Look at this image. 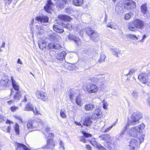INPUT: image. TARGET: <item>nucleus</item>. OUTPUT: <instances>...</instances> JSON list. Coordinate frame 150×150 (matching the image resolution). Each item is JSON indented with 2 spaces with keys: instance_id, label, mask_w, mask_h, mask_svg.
I'll use <instances>...</instances> for the list:
<instances>
[{
  "instance_id": "obj_10",
  "label": "nucleus",
  "mask_w": 150,
  "mask_h": 150,
  "mask_svg": "<svg viewBox=\"0 0 150 150\" xmlns=\"http://www.w3.org/2000/svg\"><path fill=\"white\" fill-rule=\"evenodd\" d=\"M69 40H73L75 43V45L77 46H80L81 45V42L80 39L78 37H76L72 34H69L68 36Z\"/></svg>"
},
{
  "instance_id": "obj_29",
  "label": "nucleus",
  "mask_w": 150,
  "mask_h": 150,
  "mask_svg": "<svg viewBox=\"0 0 150 150\" xmlns=\"http://www.w3.org/2000/svg\"><path fill=\"white\" fill-rule=\"evenodd\" d=\"M53 29L55 31L58 33H62L64 31L58 25H54L53 26Z\"/></svg>"
},
{
  "instance_id": "obj_9",
  "label": "nucleus",
  "mask_w": 150,
  "mask_h": 150,
  "mask_svg": "<svg viewBox=\"0 0 150 150\" xmlns=\"http://www.w3.org/2000/svg\"><path fill=\"white\" fill-rule=\"evenodd\" d=\"M35 94L37 98H40L43 101L47 102L48 100L47 94L44 92L37 91Z\"/></svg>"
},
{
  "instance_id": "obj_11",
  "label": "nucleus",
  "mask_w": 150,
  "mask_h": 150,
  "mask_svg": "<svg viewBox=\"0 0 150 150\" xmlns=\"http://www.w3.org/2000/svg\"><path fill=\"white\" fill-rule=\"evenodd\" d=\"M87 33L90 36L91 39L94 42H96L99 39V34L97 32L90 30L87 31Z\"/></svg>"
},
{
  "instance_id": "obj_61",
  "label": "nucleus",
  "mask_w": 150,
  "mask_h": 150,
  "mask_svg": "<svg viewBox=\"0 0 150 150\" xmlns=\"http://www.w3.org/2000/svg\"><path fill=\"white\" fill-rule=\"evenodd\" d=\"M5 42H3L2 43V45L1 46V47H0V48H4L5 47Z\"/></svg>"
},
{
  "instance_id": "obj_20",
  "label": "nucleus",
  "mask_w": 150,
  "mask_h": 150,
  "mask_svg": "<svg viewBox=\"0 0 150 150\" xmlns=\"http://www.w3.org/2000/svg\"><path fill=\"white\" fill-rule=\"evenodd\" d=\"M50 39L51 41L57 42L59 41L61 39V38L57 34L53 33L50 36Z\"/></svg>"
},
{
  "instance_id": "obj_55",
  "label": "nucleus",
  "mask_w": 150,
  "mask_h": 150,
  "mask_svg": "<svg viewBox=\"0 0 150 150\" xmlns=\"http://www.w3.org/2000/svg\"><path fill=\"white\" fill-rule=\"evenodd\" d=\"M146 36L145 35H144L142 39L140 40L139 42H144V39L146 38Z\"/></svg>"
},
{
  "instance_id": "obj_31",
  "label": "nucleus",
  "mask_w": 150,
  "mask_h": 150,
  "mask_svg": "<svg viewBox=\"0 0 150 150\" xmlns=\"http://www.w3.org/2000/svg\"><path fill=\"white\" fill-rule=\"evenodd\" d=\"M12 85L14 89L16 91H18L19 90V86L18 84L16 82L15 80L13 79L12 76L11 78Z\"/></svg>"
},
{
  "instance_id": "obj_43",
  "label": "nucleus",
  "mask_w": 150,
  "mask_h": 150,
  "mask_svg": "<svg viewBox=\"0 0 150 150\" xmlns=\"http://www.w3.org/2000/svg\"><path fill=\"white\" fill-rule=\"evenodd\" d=\"M106 58V56L104 54L102 53L100 55V58L99 60V62H104L105 61V59Z\"/></svg>"
},
{
  "instance_id": "obj_22",
  "label": "nucleus",
  "mask_w": 150,
  "mask_h": 150,
  "mask_svg": "<svg viewBox=\"0 0 150 150\" xmlns=\"http://www.w3.org/2000/svg\"><path fill=\"white\" fill-rule=\"evenodd\" d=\"M75 101L77 105L80 106H82L84 103L83 99V97L80 95H78L76 98Z\"/></svg>"
},
{
  "instance_id": "obj_12",
  "label": "nucleus",
  "mask_w": 150,
  "mask_h": 150,
  "mask_svg": "<svg viewBox=\"0 0 150 150\" xmlns=\"http://www.w3.org/2000/svg\"><path fill=\"white\" fill-rule=\"evenodd\" d=\"M88 142L95 147H96L99 150H106V149L100 144L98 143L95 138H92L91 140H88Z\"/></svg>"
},
{
  "instance_id": "obj_39",
  "label": "nucleus",
  "mask_w": 150,
  "mask_h": 150,
  "mask_svg": "<svg viewBox=\"0 0 150 150\" xmlns=\"http://www.w3.org/2000/svg\"><path fill=\"white\" fill-rule=\"evenodd\" d=\"M141 11L144 14L146 13L147 11L146 4H143L141 7Z\"/></svg>"
},
{
  "instance_id": "obj_37",
  "label": "nucleus",
  "mask_w": 150,
  "mask_h": 150,
  "mask_svg": "<svg viewBox=\"0 0 150 150\" xmlns=\"http://www.w3.org/2000/svg\"><path fill=\"white\" fill-rule=\"evenodd\" d=\"M126 36L127 38L130 39H132L134 40H138V38L135 35L128 34H127Z\"/></svg>"
},
{
  "instance_id": "obj_35",
  "label": "nucleus",
  "mask_w": 150,
  "mask_h": 150,
  "mask_svg": "<svg viewBox=\"0 0 150 150\" xmlns=\"http://www.w3.org/2000/svg\"><path fill=\"white\" fill-rule=\"evenodd\" d=\"M83 0H73L74 4L76 6H80L83 3Z\"/></svg>"
},
{
  "instance_id": "obj_13",
  "label": "nucleus",
  "mask_w": 150,
  "mask_h": 150,
  "mask_svg": "<svg viewBox=\"0 0 150 150\" xmlns=\"http://www.w3.org/2000/svg\"><path fill=\"white\" fill-rule=\"evenodd\" d=\"M53 4L51 0H48L44 6V8L47 13H50L53 11Z\"/></svg>"
},
{
  "instance_id": "obj_3",
  "label": "nucleus",
  "mask_w": 150,
  "mask_h": 150,
  "mask_svg": "<svg viewBox=\"0 0 150 150\" xmlns=\"http://www.w3.org/2000/svg\"><path fill=\"white\" fill-rule=\"evenodd\" d=\"M44 123L40 120L38 121L30 120L28 121L27 124V128L30 131H32L36 130L40 128H43Z\"/></svg>"
},
{
  "instance_id": "obj_1",
  "label": "nucleus",
  "mask_w": 150,
  "mask_h": 150,
  "mask_svg": "<svg viewBox=\"0 0 150 150\" xmlns=\"http://www.w3.org/2000/svg\"><path fill=\"white\" fill-rule=\"evenodd\" d=\"M145 126L142 123L138 126L132 127L128 129L127 134L131 136L136 137L129 141V150H137L139 146L144 141Z\"/></svg>"
},
{
  "instance_id": "obj_33",
  "label": "nucleus",
  "mask_w": 150,
  "mask_h": 150,
  "mask_svg": "<svg viewBox=\"0 0 150 150\" xmlns=\"http://www.w3.org/2000/svg\"><path fill=\"white\" fill-rule=\"evenodd\" d=\"M13 128L16 134L18 135L20 134L19 126L16 123L13 126Z\"/></svg>"
},
{
  "instance_id": "obj_38",
  "label": "nucleus",
  "mask_w": 150,
  "mask_h": 150,
  "mask_svg": "<svg viewBox=\"0 0 150 150\" xmlns=\"http://www.w3.org/2000/svg\"><path fill=\"white\" fill-rule=\"evenodd\" d=\"M94 107V105L92 104H89L85 106V108L86 110H92Z\"/></svg>"
},
{
  "instance_id": "obj_57",
  "label": "nucleus",
  "mask_w": 150,
  "mask_h": 150,
  "mask_svg": "<svg viewBox=\"0 0 150 150\" xmlns=\"http://www.w3.org/2000/svg\"><path fill=\"white\" fill-rule=\"evenodd\" d=\"M14 117L16 118H18L21 121V123L23 122L22 119L20 116H14Z\"/></svg>"
},
{
  "instance_id": "obj_30",
  "label": "nucleus",
  "mask_w": 150,
  "mask_h": 150,
  "mask_svg": "<svg viewBox=\"0 0 150 150\" xmlns=\"http://www.w3.org/2000/svg\"><path fill=\"white\" fill-rule=\"evenodd\" d=\"M79 93H77L76 92H72L69 94V97L70 99L72 101L74 100L78 96V95Z\"/></svg>"
},
{
  "instance_id": "obj_64",
  "label": "nucleus",
  "mask_w": 150,
  "mask_h": 150,
  "mask_svg": "<svg viewBox=\"0 0 150 150\" xmlns=\"http://www.w3.org/2000/svg\"><path fill=\"white\" fill-rule=\"evenodd\" d=\"M116 125V122H115V123H113L111 125V126L110 127H112H112H113V126H115Z\"/></svg>"
},
{
  "instance_id": "obj_51",
  "label": "nucleus",
  "mask_w": 150,
  "mask_h": 150,
  "mask_svg": "<svg viewBox=\"0 0 150 150\" xmlns=\"http://www.w3.org/2000/svg\"><path fill=\"white\" fill-rule=\"evenodd\" d=\"M13 1V0H4L6 5H9Z\"/></svg>"
},
{
  "instance_id": "obj_7",
  "label": "nucleus",
  "mask_w": 150,
  "mask_h": 150,
  "mask_svg": "<svg viewBox=\"0 0 150 150\" xmlns=\"http://www.w3.org/2000/svg\"><path fill=\"white\" fill-rule=\"evenodd\" d=\"M46 137H47V145L42 148L43 149L47 148H52L54 147V144L53 142L52 137H54V134L53 133H48V134H46Z\"/></svg>"
},
{
  "instance_id": "obj_58",
  "label": "nucleus",
  "mask_w": 150,
  "mask_h": 150,
  "mask_svg": "<svg viewBox=\"0 0 150 150\" xmlns=\"http://www.w3.org/2000/svg\"><path fill=\"white\" fill-rule=\"evenodd\" d=\"M111 128H112V127L110 126V127L106 128L105 129L104 132H108L109 131V130H110L111 129Z\"/></svg>"
},
{
  "instance_id": "obj_45",
  "label": "nucleus",
  "mask_w": 150,
  "mask_h": 150,
  "mask_svg": "<svg viewBox=\"0 0 150 150\" xmlns=\"http://www.w3.org/2000/svg\"><path fill=\"white\" fill-rule=\"evenodd\" d=\"M132 14V13L131 12H129V13H126L125 15V19L126 20L129 19L131 18Z\"/></svg>"
},
{
  "instance_id": "obj_36",
  "label": "nucleus",
  "mask_w": 150,
  "mask_h": 150,
  "mask_svg": "<svg viewBox=\"0 0 150 150\" xmlns=\"http://www.w3.org/2000/svg\"><path fill=\"white\" fill-rule=\"evenodd\" d=\"M102 116L101 113H93L92 115V119H96L98 118H100Z\"/></svg>"
},
{
  "instance_id": "obj_50",
  "label": "nucleus",
  "mask_w": 150,
  "mask_h": 150,
  "mask_svg": "<svg viewBox=\"0 0 150 150\" xmlns=\"http://www.w3.org/2000/svg\"><path fill=\"white\" fill-rule=\"evenodd\" d=\"M18 108L15 106H13L11 108V111L12 112H16V110H17Z\"/></svg>"
},
{
  "instance_id": "obj_44",
  "label": "nucleus",
  "mask_w": 150,
  "mask_h": 150,
  "mask_svg": "<svg viewBox=\"0 0 150 150\" xmlns=\"http://www.w3.org/2000/svg\"><path fill=\"white\" fill-rule=\"evenodd\" d=\"M102 103L103 108L105 109H107L108 105L107 101L104 100L102 101Z\"/></svg>"
},
{
  "instance_id": "obj_5",
  "label": "nucleus",
  "mask_w": 150,
  "mask_h": 150,
  "mask_svg": "<svg viewBox=\"0 0 150 150\" xmlns=\"http://www.w3.org/2000/svg\"><path fill=\"white\" fill-rule=\"evenodd\" d=\"M142 117L141 113H133L131 117L129 119L127 125H134L139 122V120Z\"/></svg>"
},
{
  "instance_id": "obj_46",
  "label": "nucleus",
  "mask_w": 150,
  "mask_h": 150,
  "mask_svg": "<svg viewBox=\"0 0 150 150\" xmlns=\"http://www.w3.org/2000/svg\"><path fill=\"white\" fill-rule=\"evenodd\" d=\"M23 94H24V96L22 101H23L26 102L27 101V99L29 97V95L25 93H23Z\"/></svg>"
},
{
  "instance_id": "obj_42",
  "label": "nucleus",
  "mask_w": 150,
  "mask_h": 150,
  "mask_svg": "<svg viewBox=\"0 0 150 150\" xmlns=\"http://www.w3.org/2000/svg\"><path fill=\"white\" fill-rule=\"evenodd\" d=\"M37 32L39 34H42L43 33V30L39 25L37 26Z\"/></svg>"
},
{
  "instance_id": "obj_53",
  "label": "nucleus",
  "mask_w": 150,
  "mask_h": 150,
  "mask_svg": "<svg viewBox=\"0 0 150 150\" xmlns=\"http://www.w3.org/2000/svg\"><path fill=\"white\" fill-rule=\"evenodd\" d=\"M59 144L61 147H62L63 149V150H64V143L63 142L62 140H60L59 143Z\"/></svg>"
},
{
  "instance_id": "obj_56",
  "label": "nucleus",
  "mask_w": 150,
  "mask_h": 150,
  "mask_svg": "<svg viewBox=\"0 0 150 150\" xmlns=\"http://www.w3.org/2000/svg\"><path fill=\"white\" fill-rule=\"evenodd\" d=\"M135 72V70L133 69H131L130 70L129 74V75L132 74L133 73Z\"/></svg>"
},
{
  "instance_id": "obj_4",
  "label": "nucleus",
  "mask_w": 150,
  "mask_h": 150,
  "mask_svg": "<svg viewBox=\"0 0 150 150\" xmlns=\"http://www.w3.org/2000/svg\"><path fill=\"white\" fill-rule=\"evenodd\" d=\"M103 139L105 141L104 143L105 146L107 147L109 150H113L116 146L117 143L115 142L114 139L108 134L103 136Z\"/></svg>"
},
{
  "instance_id": "obj_8",
  "label": "nucleus",
  "mask_w": 150,
  "mask_h": 150,
  "mask_svg": "<svg viewBox=\"0 0 150 150\" xmlns=\"http://www.w3.org/2000/svg\"><path fill=\"white\" fill-rule=\"evenodd\" d=\"M86 91L89 93H96L98 90V88L96 85L90 83L88 84L86 86Z\"/></svg>"
},
{
  "instance_id": "obj_15",
  "label": "nucleus",
  "mask_w": 150,
  "mask_h": 150,
  "mask_svg": "<svg viewBox=\"0 0 150 150\" xmlns=\"http://www.w3.org/2000/svg\"><path fill=\"white\" fill-rule=\"evenodd\" d=\"M6 124H9L8 126H5L2 128V129L6 132L10 133L11 132V125L13 124V122L8 120H7L6 122Z\"/></svg>"
},
{
  "instance_id": "obj_63",
  "label": "nucleus",
  "mask_w": 150,
  "mask_h": 150,
  "mask_svg": "<svg viewBox=\"0 0 150 150\" xmlns=\"http://www.w3.org/2000/svg\"><path fill=\"white\" fill-rule=\"evenodd\" d=\"M50 129L49 127H46V128L45 131L46 132H47Z\"/></svg>"
},
{
  "instance_id": "obj_14",
  "label": "nucleus",
  "mask_w": 150,
  "mask_h": 150,
  "mask_svg": "<svg viewBox=\"0 0 150 150\" xmlns=\"http://www.w3.org/2000/svg\"><path fill=\"white\" fill-rule=\"evenodd\" d=\"M124 7L128 9L134 8L136 7L135 3L132 0H127L124 4Z\"/></svg>"
},
{
  "instance_id": "obj_52",
  "label": "nucleus",
  "mask_w": 150,
  "mask_h": 150,
  "mask_svg": "<svg viewBox=\"0 0 150 150\" xmlns=\"http://www.w3.org/2000/svg\"><path fill=\"white\" fill-rule=\"evenodd\" d=\"M86 148L87 150H91L92 148L91 146L89 145H86Z\"/></svg>"
},
{
  "instance_id": "obj_54",
  "label": "nucleus",
  "mask_w": 150,
  "mask_h": 150,
  "mask_svg": "<svg viewBox=\"0 0 150 150\" xmlns=\"http://www.w3.org/2000/svg\"><path fill=\"white\" fill-rule=\"evenodd\" d=\"M107 27L112 28H113L114 26L111 23H109L107 24Z\"/></svg>"
},
{
  "instance_id": "obj_18",
  "label": "nucleus",
  "mask_w": 150,
  "mask_h": 150,
  "mask_svg": "<svg viewBox=\"0 0 150 150\" xmlns=\"http://www.w3.org/2000/svg\"><path fill=\"white\" fill-rule=\"evenodd\" d=\"M139 79L143 83L146 84L148 82L147 76L144 73H142L138 76Z\"/></svg>"
},
{
  "instance_id": "obj_62",
  "label": "nucleus",
  "mask_w": 150,
  "mask_h": 150,
  "mask_svg": "<svg viewBox=\"0 0 150 150\" xmlns=\"http://www.w3.org/2000/svg\"><path fill=\"white\" fill-rule=\"evenodd\" d=\"M75 123L76 125H80L81 127H82V126H81V123L79 122H77L76 121H75Z\"/></svg>"
},
{
  "instance_id": "obj_21",
  "label": "nucleus",
  "mask_w": 150,
  "mask_h": 150,
  "mask_svg": "<svg viewBox=\"0 0 150 150\" xmlns=\"http://www.w3.org/2000/svg\"><path fill=\"white\" fill-rule=\"evenodd\" d=\"M111 51L112 54L116 57H119L121 56L120 50L117 48L111 49Z\"/></svg>"
},
{
  "instance_id": "obj_6",
  "label": "nucleus",
  "mask_w": 150,
  "mask_h": 150,
  "mask_svg": "<svg viewBox=\"0 0 150 150\" xmlns=\"http://www.w3.org/2000/svg\"><path fill=\"white\" fill-rule=\"evenodd\" d=\"M58 18L59 20L64 21V22L62 23V25L63 27L69 30L71 29V25L66 21L70 20V17L63 15H60L58 16Z\"/></svg>"
},
{
  "instance_id": "obj_26",
  "label": "nucleus",
  "mask_w": 150,
  "mask_h": 150,
  "mask_svg": "<svg viewBox=\"0 0 150 150\" xmlns=\"http://www.w3.org/2000/svg\"><path fill=\"white\" fill-rule=\"evenodd\" d=\"M92 121L91 119V116H88L86 117L84 121L83 124L84 125L88 126L91 125Z\"/></svg>"
},
{
  "instance_id": "obj_27",
  "label": "nucleus",
  "mask_w": 150,
  "mask_h": 150,
  "mask_svg": "<svg viewBox=\"0 0 150 150\" xmlns=\"http://www.w3.org/2000/svg\"><path fill=\"white\" fill-rule=\"evenodd\" d=\"M66 55V52L64 51H62L57 54L56 57L57 59L60 60H63L65 58Z\"/></svg>"
},
{
  "instance_id": "obj_59",
  "label": "nucleus",
  "mask_w": 150,
  "mask_h": 150,
  "mask_svg": "<svg viewBox=\"0 0 150 150\" xmlns=\"http://www.w3.org/2000/svg\"><path fill=\"white\" fill-rule=\"evenodd\" d=\"M60 115L63 118H65L66 117V115L65 113H60Z\"/></svg>"
},
{
  "instance_id": "obj_32",
  "label": "nucleus",
  "mask_w": 150,
  "mask_h": 150,
  "mask_svg": "<svg viewBox=\"0 0 150 150\" xmlns=\"http://www.w3.org/2000/svg\"><path fill=\"white\" fill-rule=\"evenodd\" d=\"M100 79H103V77L101 78H100L99 77V76L98 75V76H96L93 77H91L90 78V80L91 81L95 83L100 81Z\"/></svg>"
},
{
  "instance_id": "obj_28",
  "label": "nucleus",
  "mask_w": 150,
  "mask_h": 150,
  "mask_svg": "<svg viewBox=\"0 0 150 150\" xmlns=\"http://www.w3.org/2000/svg\"><path fill=\"white\" fill-rule=\"evenodd\" d=\"M25 110L28 111H32L33 112H38L39 111L36 109V111H34L33 106L31 103L27 104L25 107Z\"/></svg>"
},
{
  "instance_id": "obj_25",
  "label": "nucleus",
  "mask_w": 150,
  "mask_h": 150,
  "mask_svg": "<svg viewBox=\"0 0 150 150\" xmlns=\"http://www.w3.org/2000/svg\"><path fill=\"white\" fill-rule=\"evenodd\" d=\"M57 2V7L59 8H63L66 4L67 0H54Z\"/></svg>"
},
{
  "instance_id": "obj_41",
  "label": "nucleus",
  "mask_w": 150,
  "mask_h": 150,
  "mask_svg": "<svg viewBox=\"0 0 150 150\" xmlns=\"http://www.w3.org/2000/svg\"><path fill=\"white\" fill-rule=\"evenodd\" d=\"M131 95L133 97L136 99H137L139 96L138 92L136 90L133 91L131 93Z\"/></svg>"
},
{
  "instance_id": "obj_49",
  "label": "nucleus",
  "mask_w": 150,
  "mask_h": 150,
  "mask_svg": "<svg viewBox=\"0 0 150 150\" xmlns=\"http://www.w3.org/2000/svg\"><path fill=\"white\" fill-rule=\"evenodd\" d=\"M65 11L66 13H70L72 11V10L71 7H69L66 8L65 9Z\"/></svg>"
},
{
  "instance_id": "obj_60",
  "label": "nucleus",
  "mask_w": 150,
  "mask_h": 150,
  "mask_svg": "<svg viewBox=\"0 0 150 150\" xmlns=\"http://www.w3.org/2000/svg\"><path fill=\"white\" fill-rule=\"evenodd\" d=\"M17 63L21 64H22V61L19 58H18V59Z\"/></svg>"
},
{
  "instance_id": "obj_17",
  "label": "nucleus",
  "mask_w": 150,
  "mask_h": 150,
  "mask_svg": "<svg viewBox=\"0 0 150 150\" xmlns=\"http://www.w3.org/2000/svg\"><path fill=\"white\" fill-rule=\"evenodd\" d=\"M35 19L41 23H46L48 22L49 18L47 16L44 15L39 16H37Z\"/></svg>"
},
{
  "instance_id": "obj_23",
  "label": "nucleus",
  "mask_w": 150,
  "mask_h": 150,
  "mask_svg": "<svg viewBox=\"0 0 150 150\" xmlns=\"http://www.w3.org/2000/svg\"><path fill=\"white\" fill-rule=\"evenodd\" d=\"M16 150H31L22 144L17 143L16 144Z\"/></svg>"
},
{
  "instance_id": "obj_2",
  "label": "nucleus",
  "mask_w": 150,
  "mask_h": 150,
  "mask_svg": "<svg viewBox=\"0 0 150 150\" xmlns=\"http://www.w3.org/2000/svg\"><path fill=\"white\" fill-rule=\"evenodd\" d=\"M145 26L144 22L139 19H135L128 23V29L132 31H135L137 29L142 30Z\"/></svg>"
},
{
  "instance_id": "obj_34",
  "label": "nucleus",
  "mask_w": 150,
  "mask_h": 150,
  "mask_svg": "<svg viewBox=\"0 0 150 150\" xmlns=\"http://www.w3.org/2000/svg\"><path fill=\"white\" fill-rule=\"evenodd\" d=\"M9 80L7 79H1L0 82V84L2 86H6L8 85Z\"/></svg>"
},
{
  "instance_id": "obj_16",
  "label": "nucleus",
  "mask_w": 150,
  "mask_h": 150,
  "mask_svg": "<svg viewBox=\"0 0 150 150\" xmlns=\"http://www.w3.org/2000/svg\"><path fill=\"white\" fill-rule=\"evenodd\" d=\"M83 134L84 136H80L79 137V140L80 142L84 143H86L88 142V139H86V138L91 137V135L90 134L86 133L85 132H83Z\"/></svg>"
},
{
  "instance_id": "obj_48",
  "label": "nucleus",
  "mask_w": 150,
  "mask_h": 150,
  "mask_svg": "<svg viewBox=\"0 0 150 150\" xmlns=\"http://www.w3.org/2000/svg\"><path fill=\"white\" fill-rule=\"evenodd\" d=\"M6 119V118L5 117L0 115V123L3 122L4 121H5Z\"/></svg>"
},
{
  "instance_id": "obj_19",
  "label": "nucleus",
  "mask_w": 150,
  "mask_h": 150,
  "mask_svg": "<svg viewBox=\"0 0 150 150\" xmlns=\"http://www.w3.org/2000/svg\"><path fill=\"white\" fill-rule=\"evenodd\" d=\"M61 45L58 43H54L50 42L48 44L47 47L49 49L57 50L60 49L61 47Z\"/></svg>"
},
{
  "instance_id": "obj_47",
  "label": "nucleus",
  "mask_w": 150,
  "mask_h": 150,
  "mask_svg": "<svg viewBox=\"0 0 150 150\" xmlns=\"http://www.w3.org/2000/svg\"><path fill=\"white\" fill-rule=\"evenodd\" d=\"M127 124L126 125V126L123 128L122 129V130L120 132V136H121L124 134L125 131L126 130V129L127 128V127L129 126Z\"/></svg>"
},
{
  "instance_id": "obj_40",
  "label": "nucleus",
  "mask_w": 150,
  "mask_h": 150,
  "mask_svg": "<svg viewBox=\"0 0 150 150\" xmlns=\"http://www.w3.org/2000/svg\"><path fill=\"white\" fill-rule=\"evenodd\" d=\"M21 92H17L13 96V99L15 100H20L21 97Z\"/></svg>"
},
{
  "instance_id": "obj_24",
  "label": "nucleus",
  "mask_w": 150,
  "mask_h": 150,
  "mask_svg": "<svg viewBox=\"0 0 150 150\" xmlns=\"http://www.w3.org/2000/svg\"><path fill=\"white\" fill-rule=\"evenodd\" d=\"M38 44L40 48L42 50L45 48L47 46L46 41L41 39H40L38 41Z\"/></svg>"
}]
</instances>
